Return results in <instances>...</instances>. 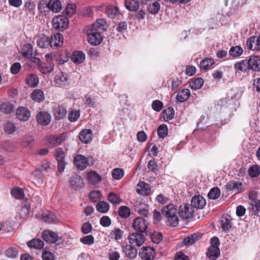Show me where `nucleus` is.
Wrapping results in <instances>:
<instances>
[{"label":"nucleus","instance_id":"c756f323","mask_svg":"<svg viewBox=\"0 0 260 260\" xmlns=\"http://www.w3.org/2000/svg\"><path fill=\"white\" fill-rule=\"evenodd\" d=\"M85 56L84 54L80 51H75L72 55L71 60L76 64H79L83 62Z\"/></svg>","mask_w":260,"mask_h":260},{"label":"nucleus","instance_id":"8fccbe9b","mask_svg":"<svg viewBox=\"0 0 260 260\" xmlns=\"http://www.w3.org/2000/svg\"><path fill=\"white\" fill-rule=\"evenodd\" d=\"M248 173L251 177L258 176L260 174V167L256 165L252 166L248 170Z\"/></svg>","mask_w":260,"mask_h":260},{"label":"nucleus","instance_id":"052dcab7","mask_svg":"<svg viewBox=\"0 0 260 260\" xmlns=\"http://www.w3.org/2000/svg\"><path fill=\"white\" fill-rule=\"evenodd\" d=\"M112 175L114 179L119 180L123 176L124 172L122 169L120 168H116L112 171Z\"/></svg>","mask_w":260,"mask_h":260},{"label":"nucleus","instance_id":"0e129e2a","mask_svg":"<svg viewBox=\"0 0 260 260\" xmlns=\"http://www.w3.org/2000/svg\"><path fill=\"white\" fill-rule=\"evenodd\" d=\"M152 241L156 244H158L162 239V236L161 233L158 232H154L151 235Z\"/></svg>","mask_w":260,"mask_h":260},{"label":"nucleus","instance_id":"72a5a7b5","mask_svg":"<svg viewBox=\"0 0 260 260\" xmlns=\"http://www.w3.org/2000/svg\"><path fill=\"white\" fill-rule=\"evenodd\" d=\"M106 14L110 18H114L119 14V10L116 7L108 6L105 10Z\"/></svg>","mask_w":260,"mask_h":260},{"label":"nucleus","instance_id":"680f3d73","mask_svg":"<svg viewBox=\"0 0 260 260\" xmlns=\"http://www.w3.org/2000/svg\"><path fill=\"white\" fill-rule=\"evenodd\" d=\"M18 250L16 248L10 247L5 252L6 255L11 258H15L18 255Z\"/></svg>","mask_w":260,"mask_h":260},{"label":"nucleus","instance_id":"338daca9","mask_svg":"<svg viewBox=\"0 0 260 260\" xmlns=\"http://www.w3.org/2000/svg\"><path fill=\"white\" fill-rule=\"evenodd\" d=\"M101 196L99 191H92L89 193V198L91 201L95 202L100 198Z\"/></svg>","mask_w":260,"mask_h":260},{"label":"nucleus","instance_id":"9d476101","mask_svg":"<svg viewBox=\"0 0 260 260\" xmlns=\"http://www.w3.org/2000/svg\"><path fill=\"white\" fill-rule=\"evenodd\" d=\"M74 164L79 170L85 169L89 165L87 158L84 156L80 154L77 155L74 158Z\"/></svg>","mask_w":260,"mask_h":260},{"label":"nucleus","instance_id":"a19ab883","mask_svg":"<svg viewBox=\"0 0 260 260\" xmlns=\"http://www.w3.org/2000/svg\"><path fill=\"white\" fill-rule=\"evenodd\" d=\"M1 110L6 113H10L14 110L13 105L9 102H5L2 104Z\"/></svg>","mask_w":260,"mask_h":260},{"label":"nucleus","instance_id":"473e14b6","mask_svg":"<svg viewBox=\"0 0 260 260\" xmlns=\"http://www.w3.org/2000/svg\"><path fill=\"white\" fill-rule=\"evenodd\" d=\"M54 116L57 120L63 118L67 114L66 108L62 106H58L54 109Z\"/></svg>","mask_w":260,"mask_h":260},{"label":"nucleus","instance_id":"864d4df0","mask_svg":"<svg viewBox=\"0 0 260 260\" xmlns=\"http://www.w3.org/2000/svg\"><path fill=\"white\" fill-rule=\"evenodd\" d=\"M220 195V189L217 187H214L210 190L208 194V197L210 199L215 200L218 199Z\"/></svg>","mask_w":260,"mask_h":260},{"label":"nucleus","instance_id":"9b49d317","mask_svg":"<svg viewBox=\"0 0 260 260\" xmlns=\"http://www.w3.org/2000/svg\"><path fill=\"white\" fill-rule=\"evenodd\" d=\"M67 134L66 133H63L59 135L50 136L48 137L47 141L51 146H55L64 142L67 139Z\"/></svg>","mask_w":260,"mask_h":260},{"label":"nucleus","instance_id":"09e8293b","mask_svg":"<svg viewBox=\"0 0 260 260\" xmlns=\"http://www.w3.org/2000/svg\"><path fill=\"white\" fill-rule=\"evenodd\" d=\"M164 118L166 120L172 119L174 116V110L172 107H169L163 111Z\"/></svg>","mask_w":260,"mask_h":260},{"label":"nucleus","instance_id":"5fc2aeb1","mask_svg":"<svg viewBox=\"0 0 260 260\" xmlns=\"http://www.w3.org/2000/svg\"><path fill=\"white\" fill-rule=\"evenodd\" d=\"M16 127L13 122H7L4 126V131L8 134H13L16 132Z\"/></svg>","mask_w":260,"mask_h":260},{"label":"nucleus","instance_id":"b1692460","mask_svg":"<svg viewBox=\"0 0 260 260\" xmlns=\"http://www.w3.org/2000/svg\"><path fill=\"white\" fill-rule=\"evenodd\" d=\"M30 98L35 102L40 103L45 99V95L43 91L39 89H34L30 95Z\"/></svg>","mask_w":260,"mask_h":260},{"label":"nucleus","instance_id":"58836bf2","mask_svg":"<svg viewBox=\"0 0 260 260\" xmlns=\"http://www.w3.org/2000/svg\"><path fill=\"white\" fill-rule=\"evenodd\" d=\"M125 253L128 257L134 258L137 255L138 250L134 246L130 245L126 246Z\"/></svg>","mask_w":260,"mask_h":260},{"label":"nucleus","instance_id":"603ef678","mask_svg":"<svg viewBox=\"0 0 260 260\" xmlns=\"http://www.w3.org/2000/svg\"><path fill=\"white\" fill-rule=\"evenodd\" d=\"M80 241L83 244L91 245L94 242V238L92 235H89L81 238Z\"/></svg>","mask_w":260,"mask_h":260},{"label":"nucleus","instance_id":"7c9ffc66","mask_svg":"<svg viewBox=\"0 0 260 260\" xmlns=\"http://www.w3.org/2000/svg\"><path fill=\"white\" fill-rule=\"evenodd\" d=\"M21 53L23 56L26 58L31 57L34 55L32 46L30 44L24 45L21 50Z\"/></svg>","mask_w":260,"mask_h":260},{"label":"nucleus","instance_id":"6e6552de","mask_svg":"<svg viewBox=\"0 0 260 260\" xmlns=\"http://www.w3.org/2000/svg\"><path fill=\"white\" fill-rule=\"evenodd\" d=\"M68 19L63 15L55 17L52 20V25L56 29H63L68 27Z\"/></svg>","mask_w":260,"mask_h":260},{"label":"nucleus","instance_id":"a211bd4d","mask_svg":"<svg viewBox=\"0 0 260 260\" xmlns=\"http://www.w3.org/2000/svg\"><path fill=\"white\" fill-rule=\"evenodd\" d=\"M248 68L254 71H260V56H251L248 61Z\"/></svg>","mask_w":260,"mask_h":260},{"label":"nucleus","instance_id":"f03ea898","mask_svg":"<svg viewBox=\"0 0 260 260\" xmlns=\"http://www.w3.org/2000/svg\"><path fill=\"white\" fill-rule=\"evenodd\" d=\"M162 213L167 218L171 226H176L179 223L178 210L173 204H170L162 208Z\"/></svg>","mask_w":260,"mask_h":260},{"label":"nucleus","instance_id":"37998d69","mask_svg":"<svg viewBox=\"0 0 260 260\" xmlns=\"http://www.w3.org/2000/svg\"><path fill=\"white\" fill-rule=\"evenodd\" d=\"M42 220L48 223H55L57 221V217L52 213H49L47 214H43L42 217Z\"/></svg>","mask_w":260,"mask_h":260},{"label":"nucleus","instance_id":"774afa93","mask_svg":"<svg viewBox=\"0 0 260 260\" xmlns=\"http://www.w3.org/2000/svg\"><path fill=\"white\" fill-rule=\"evenodd\" d=\"M251 206L255 214L260 211V201L258 200H253L251 203Z\"/></svg>","mask_w":260,"mask_h":260},{"label":"nucleus","instance_id":"dca6fc26","mask_svg":"<svg viewBox=\"0 0 260 260\" xmlns=\"http://www.w3.org/2000/svg\"><path fill=\"white\" fill-rule=\"evenodd\" d=\"M248 48L253 51L260 50V38L259 37H250L246 42Z\"/></svg>","mask_w":260,"mask_h":260},{"label":"nucleus","instance_id":"f704fd0d","mask_svg":"<svg viewBox=\"0 0 260 260\" xmlns=\"http://www.w3.org/2000/svg\"><path fill=\"white\" fill-rule=\"evenodd\" d=\"M27 246L30 248H34L36 249H41L43 247L44 243V242L39 239H34L29 241L27 243Z\"/></svg>","mask_w":260,"mask_h":260},{"label":"nucleus","instance_id":"f3484780","mask_svg":"<svg viewBox=\"0 0 260 260\" xmlns=\"http://www.w3.org/2000/svg\"><path fill=\"white\" fill-rule=\"evenodd\" d=\"M16 114L19 120L24 121H27L30 116V113L28 109L23 107H19L16 110Z\"/></svg>","mask_w":260,"mask_h":260},{"label":"nucleus","instance_id":"1a4fd4ad","mask_svg":"<svg viewBox=\"0 0 260 260\" xmlns=\"http://www.w3.org/2000/svg\"><path fill=\"white\" fill-rule=\"evenodd\" d=\"M139 256L145 260H152L155 256V250L149 246L143 247L139 252Z\"/></svg>","mask_w":260,"mask_h":260},{"label":"nucleus","instance_id":"4be33fe9","mask_svg":"<svg viewBox=\"0 0 260 260\" xmlns=\"http://www.w3.org/2000/svg\"><path fill=\"white\" fill-rule=\"evenodd\" d=\"M80 140L84 143H88L92 139V131L90 129H83L79 135Z\"/></svg>","mask_w":260,"mask_h":260},{"label":"nucleus","instance_id":"20e7f679","mask_svg":"<svg viewBox=\"0 0 260 260\" xmlns=\"http://www.w3.org/2000/svg\"><path fill=\"white\" fill-rule=\"evenodd\" d=\"M194 212L193 208L188 204L181 205L178 210V214L181 218L186 219L191 218Z\"/></svg>","mask_w":260,"mask_h":260},{"label":"nucleus","instance_id":"6ab92c4d","mask_svg":"<svg viewBox=\"0 0 260 260\" xmlns=\"http://www.w3.org/2000/svg\"><path fill=\"white\" fill-rule=\"evenodd\" d=\"M45 57L48 59V61H49V59H51V60H55L59 64H62L69 60V57L66 53L62 54V56L59 55L47 54L45 55Z\"/></svg>","mask_w":260,"mask_h":260},{"label":"nucleus","instance_id":"de8ad7c7","mask_svg":"<svg viewBox=\"0 0 260 260\" xmlns=\"http://www.w3.org/2000/svg\"><path fill=\"white\" fill-rule=\"evenodd\" d=\"M204 84V81L201 78H198L190 83V87L194 90L200 89Z\"/></svg>","mask_w":260,"mask_h":260},{"label":"nucleus","instance_id":"4468645a","mask_svg":"<svg viewBox=\"0 0 260 260\" xmlns=\"http://www.w3.org/2000/svg\"><path fill=\"white\" fill-rule=\"evenodd\" d=\"M136 191L138 193L142 196H149L151 192L150 185L143 181L138 183Z\"/></svg>","mask_w":260,"mask_h":260},{"label":"nucleus","instance_id":"bb28decb","mask_svg":"<svg viewBox=\"0 0 260 260\" xmlns=\"http://www.w3.org/2000/svg\"><path fill=\"white\" fill-rule=\"evenodd\" d=\"M190 96V92L188 89H182L178 92L176 99L179 102H184L187 100Z\"/></svg>","mask_w":260,"mask_h":260},{"label":"nucleus","instance_id":"c03bdc74","mask_svg":"<svg viewBox=\"0 0 260 260\" xmlns=\"http://www.w3.org/2000/svg\"><path fill=\"white\" fill-rule=\"evenodd\" d=\"M243 49L241 47L237 46L231 47L229 53L234 57H238L243 53Z\"/></svg>","mask_w":260,"mask_h":260},{"label":"nucleus","instance_id":"e433bc0d","mask_svg":"<svg viewBox=\"0 0 260 260\" xmlns=\"http://www.w3.org/2000/svg\"><path fill=\"white\" fill-rule=\"evenodd\" d=\"M118 214L120 217L126 218L130 216L131 212L130 209L127 206H122L119 208Z\"/></svg>","mask_w":260,"mask_h":260},{"label":"nucleus","instance_id":"412c9836","mask_svg":"<svg viewBox=\"0 0 260 260\" xmlns=\"http://www.w3.org/2000/svg\"><path fill=\"white\" fill-rule=\"evenodd\" d=\"M35 39L37 45L41 48H46L49 45L51 46L50 39L44 35L39 36Z\"/></svg>","mask_w":260,"mask_h":260},{"label":"nucleus","instance_id":"2f4dec72","mask_svg":"<svg viewBox=\"0 0 260 260\" xmlns=\"http://www.w3.org/2000/svg\"><path fill=\"white\" fill-rule=\"evenodd\" d=\"M125 8L130 11H136L139 7V2L138 0H125Z\"/></svg>","mask_w":260,"mask_h":260},{"label":"nucleus","instance_id":"c9c22d12","mask_svg":"<svg viewBox=\"0 0 260 260\" xmlns=\"http://www.w3.org/2000/svg\"><path fill=\"white\" fill-rule=\"evenodd\" d=\"M234 69L237 72L238 71L245 72L248 68V61L246 60H242L236 62L234 65Z\"/></svg>","mask_w":260,"mask_h":260},{"label":"nucleus","instance_id":"423d86ee","mask_svg":"<svg viewBox=\"0 0 260 260\" xmlns=\"http://www.w3.org/2000/svg\"><path fill=\"white\" fill-rule=\"evenodd\" d=\"M148 223L147 220L142 217H137L134 219L132 226L133 228L137 232H145L148 227Z\"/></svg>","mask_w":260,"mask_h":260},{"label":"nucleus","instance_id":"13d9d810","mask_svg":"<svg viewBox=\"0 0 260 260\" xmlns=\"http://www.w3.org/2000/svg\"><path fill=\"white\" fill-rule=\"evenodd\" d=\"M11 194L13 197L18 199L23 198L24 196L23 190L19 187L14 188L11 191Z\"/></svg>","mask_w":260,"mask_h":260},{"label":"nucleus","instance_id":"cd10ccee","mask_svg":"<svg viewBox=\"0 0 260 260\" xmlns=\"http://www.w3.org/2000/svg\"><path fill=\"white\" fill-rule=\"evenodd\" d=\"M232 218L230 216L228 215L222 216L220 223L222 229L224 231H228L232 227L231 223Z\"/></svg>","mask_w":260,"mask_h":260},{"label":"nucleus","instance_id":"39448f33","mask_svg":"<svg viewBox=\"0 0 260 260\" xmlns=\"http://www.w3.org/2000/svg\"><path fill=\"white\" fill-rule=\"evenodd\" d=\"M54 82L57 86L64 88L70 85V78L67 74L59 72L55 76Z\"/></svg>","mask_w":260,"mask_h":260},{"label":"nucleus","instance_id":"2eb2a0df","mask_svg":"<svg viewBox=\"0 0 260 260\" xmlns=\"http://www.w3.org/2000/svg\"><path fill=\"white\" fill-rule=\"evenodd\" d=\"M38 122L42 125H47L51 121V117L50 114L46 111H41L36 117Z\"/></svg>","mask_w":260,"mask_h":260},{"label":"nucleus","instance_id":"bf43d9fd","mask_svg":"<svg viewBox=\"0 0 260 260\" xmlns=\"http://www.w3.org/2000/svg\"><path fill=\"white\" fill-rule=\"evenodd\" d=\"M160 10V5L157 2H154L150 4L148 8L149 12L152 14L157 13Z\"/></svg>","mask_w":260,"mask_h":260},{"label":"nucleus","instance_id":"5701e85b","mask_svg":"<svg viewBox=\"0 0 260 260\" xmlns=\"http://www.w3.org/2000/svg\"><path fill=\"white\" fill-rule=\"evenodd\" d=\"M47 7L54 13L59 12L62 9V5L59 0H50L47 4Z\"/></svg>","mask_w":260,"mask_h":260},{"label":"nucleus","instance_id":"a878e982","mask_svg":"<svg viewBox=\"0 0 260 260\" xmlns=\"http://www.w3.org/2000/svg\"><path fill=\"white\" fill-rule=\"evenodd\" d=\"M63 38L60 33L55 34L51 37V46L59 47L63 44Z\"/></svg>","mask_w":260,"mask_h":260},{"label":"nucleus","instance_id":"c85d7f7f","mask_svg":"<svg viewBox=\"0 0 260 260\" xmlns=\"http://www.w3.org/2000/svg\"><path fill=\"white\" fill-rule=\"evenodd\" d=\"M25 81L28 86L31 87H35L39 83V79L37 75L31 74L26 76Z\"/></svg>","mask_w":260,"mask_h":260},{"label":"nucleus","instance_id":"49530a36","mask_svg":"<svg viewBox=\"0 0 260 260\" xmlns=\"http://www.w3.org/2000/svg\"><path fill=\"white\" fill-rule=\"evenodd\" d=\"M96 208L99 212L106 213L109 210V205L108 203L101 201L96 204Z\"/></svg>","mask_w":260,"mask_h":260},{"label":"nucleus","instance_id":"ddd939ff","mask_svg":"<svg viewBox=\"0 0 260 260\" xmlns=\"http://www.w3.org/2000/svg\"><path fill=\"white\" fill-rule=\"evenodd\" d=\"M206 204V199L200 195L194 196L191 201V207L194 208L203 209Z\"/></svg>","mask_w":260,"mask_h":260},{"label":"nucleus","instance_id":"f257e3e1","mask_svg":"<svg viewBox=\"0 0 260 260\" xmlns=\"http://www.w3.org/2000/svg\"><path fill=\"white\" fill-rule=\"evenodd\" d=\"M107 22L103 19H99L87 29V40L93 46L100 44L103 41L102 34L106 29Z\"/></svg>","mask_w":260,"mask_h":260},{"label":"nucleus","instance_id":"4c0bfd02","mask_svg":"<svg viewBox=\"0 0 260 260\" xmlns=\"http://www.w3.org/2000/svg\"><path fill=\"white\" fill-rule=\"evenodd\" d=\"M123 231L118 228H116L110 233V236L117 242H119L122 238Z\"/></svg>","mask_w":260,"mask_h":260},{"label":"nucleus","instance_id":"79ce46f5","mask_svg":"<svg viewBox=\"0 0 260 260\" xmlns=\"http://www.w3.org/2000/svg\"><path fill=\"white\" fill-rule=\"evenodd\" d=\"M214 64V60L210 58H206L202 60L200 64L201 70H205L211 67Z\"/></svg>","mask_w":260,"mask_h":260},{"label":"nucleus","instance_id":"e2e57ef3","mask_svg":"<svg viewBox=\"0 0 260 260\" xmlns=\"http://www.w3.org/2000/svg\"><path fill=\"white\" fill-rule=\"evenodd\" d=\"M76 5L73 4H69L67 5L66 9L64 10V13L67 16H72L75 12Z\"/></svg>","mask_w":260,"mask_h":260},{"label":"nucleus","instance_id":"393cba45","mask_svg":"<svg viewBox=\"0 0 260 260\" xmlns=\"http://www.w3.org/2000/svg\"><path fill=\"white\" fill-rule=\"evenodd\" d=\"M88 181L92 184L99 183L102 180L101 176L95 171H91L87 174Z\"/></svg>","mask_w":260,"mask_h":260},{"label":"nucleus","instance_id":"f8f14e48","mask_svg":"<svg viewBox=\"0 0 260 260\" xmlns=\"http://www.w3.org/2000/svg\"><path fill=\"white\" fill-rule=\"evenodd\" d=\"M69 183L71 188L74 190L80 189L84 185L82 178L77 175H73L70 178Z\"/></svg>","mask_w":260,"mask_h":260},{"label":"nucleus","instance_id":"7ed1b4c3","mask_svg":"<svg viewBox=\"0 0 260 260\" xmlns=\"http://www.w3.org/2000/svg\"><path fill=\"white\" fill-rule=\"evenodd\" d=\"M211 246L208 248L207 256L211 260H216L220 255L218 247L219 241L217 237H213L210 240Z\"/></svg>","mask_w":260,"mask_h":260},{"label":"nucleus","instance_id":"aec40b11","mask_svg":"<svg viewBox=\"0 0 260 260\" xmlns=\"http://www.w3.org/2000/svg\"><path fill=\"white\" fill-rule=\"evenodd\" d=\"M42 238L47 242L53 243L57 241L58 236L54 232L46 230L42 233Z\"/></svg>","mask_w":260,"mask_h":260},{"label":"nucleus","instance_id":"4d7b16f0","mask_svg":"<svg viewBox=\"0 0 260 260\" xmlns=\"http://www.w3.org/2000/svg\"><path fill=\"white\" fill-rule=\"evenodd\" d=\"M157 134L160 138H164L168 134V127L167 125L162 124L157 129Z\"/></svg>","mask_w":260,"mask_h":260},{"label":"nucleus","instance_id":"3c124183","mask_svg":"<svg viewBox=\"0 0 260 260\" xmlns=\"http://www.w3.org/2000/svg\"><path fill=\"white\" fill-rule=\"evenodd\" d=\"M241 183L232 181L227 183L225 185V188L228 190H233L235 189L239 190L241 188Z\"/></svg>","mask_w":260,"mask_h":260},{"label":"nucleus","instance_id":"0eeeda50","mask_svg":"<svg viewBox=\"0 0 260 260\" xmlns=\"http://www.w3.org/2000/svg\"><path fill=\"white\" fill-rule=\"evenodd\" d=\"M128 242L132 246H141L145 240L144 236L138 233H133L129 234L128 238Z\"/></svg>","mask_w":260,"mask_h":260},{"label":"nucleus","instance_id":"ea45409f","mask_svg":"<svg viewBox=\"0 0 260 260\" xmlns=\"http://www.w3.org/2000/svg\"><path fill=\"white\" fill-rule=\"evenodd\" d=\"M201 238V236L198 234H193L184 239V243L185 245H191Z\"/></svg>","mask_w":260,"mask_h":260},{"label":"nucleus","instance_id":"a18cd8bd","mask_svg":"<svg viewBox=\"0 0 260 260\" xmlns=\"http://www.w3.org/2000/svg\"><path fill=\"white\" fill-rule=\"evenodd\" d=\"M107 199L113 204H119L121 202L120 197L114 192L109 193Z\"/></svg>","mask_w":260,"mask_h":260},{"label":"nucleus","instance_id":"69168bd1","mask_svg":"<svg viewBox=\"0 0 260 260\" xmlns=\"http://www.w3.org/2000/svg\"><path fill=\"white\" fill-rule=\"evenodd\" d=\"M163 108V103L159 100H154L152 104V108L155 111L159 112Z\"/></svg>","mask_w":260,"mask_h":260},{"label":"nucleus","instance_id":"6e6d98bb","mask_svg":"<svg viewBox=\"0 0 260 260\" xmlns=\"http://www.w3.org/2000/svg\"><path fill=\"white\" fill-rule=\"evenodd\" d=\"M34 143V139L31 136L26 135L21 140V143L24 147H29Z\"/></svg>","mask_w":260,"mask_h":260}]
</instances>
